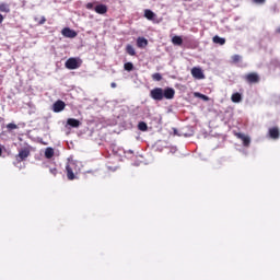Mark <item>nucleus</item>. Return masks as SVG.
<instances>
[{
  "mask_svg": "<svg viewBox=\"0 0 280 280\" xmlns=\"http://www.w3.org/2000/svg\"><path fill=\"white\" fill-rule=\"evenodd\" d=\"M174 135H178V129H174Z\"/></svg>",
  "mask_w": 280,
  "mask_h": 280,
  "instance_id": "nucleus-36",
  "label": "nucleus"
},
{
  "mask_svg": "<svg viewBox=\"0 0 280 280\" xmlns=\"http://www.w3.org/2000/svg\"><path fill=\"white\" fill-rule=\"evenodd\" d=\"M94 11L96 14H106V12H108V7L105 4H98L94 8Z\"/></svg>",
  "mask_w": 280,
  "mask_h": 280,
  "instance_id": "nucleus-8",
  "label": "nucleus"
},
{
  "mask_svg": "<svg viewBox=\"0 0 280 280\" xmlns=\"http://www.w3.org/2000/svg\"><path fill=\"white\" fill-rule=\"evenodd\" d=\"M236 137L242 140L244 147H246V135L244 133H236Z\"/></svg>",
  "mask_w": 280,
  "mask_h": 280,
  "instance_id": "nucleus-24",
  "label": "nucleus"
},
{
  "mask_svg": "<svg viewBox=\"0 0 280 280\" xmlns=\"http://www.w3.org/2000/svg\"><path fill=\"white\" fill-rule=\"evenodd\" d=\"M1 154H3V149L0 148V156H1Z\"/></svg>",
  "mask_w": 280,
  "mask_h": 280,
  "instance_id": "nucleus-37",
  "label": "nucleus"
},
{
  "mask_svg": "<svg viewBox=\"0 0 280 280\" xmlns=\"http://www.w3.org/2000/svg\"><path fill=\"white\" fill-rule=\"evenodd\" d=\"M137 47H139L140 49H143V47H148V39H145V37H138Z\"/></svg>",
  "mask_w": 280,
  "mask_h": 280,
  "instance_id": "nucleus-11",
  "label": "nucleus"
},
{
  "mask_svg": "<svg viewBox=\"0 0 280 280\" xmlns=\"http://www.w3.org/2000/svg\"><path fill=\"white\" fill-rule=\"evenodd\" d=\"M250 143V137L246 136V145Z\"/></svg>",
  "mask_w": 280,
  "mask_h": 280,
  "instance_id": "nucleus-32",
  "label": "nucleus"
},
{
  "mask_svg": "<svg viewBox=\"0 0 280 280\" xmlns=\"http://www.w3.org/2000/svg\"><path fill=\"white\" fill-rule=\"evenodd\" d=\"M246 80L249 84H258L259 82V74L257 72L248 73L246 75Z\"/></svg>",
  "mask_w": 280,
  "mask_h": 280,
  "instance_id": "nucleus-6",
  "label": "nucleus"
},
{
  "mask_svg": "<svg viewBox=\"0 0 280 280\" xmlns=\"http://www.w3.org/2000/svg\"><path fill=\"white\" fill-rule=\"evenodd\" d=\"M8 130H16V128H19V126H16V124L14 122H10L7 125Z\"/></svg>",
  "mask_w": 280,
  "mask_h": 280,
  "instance_id": "nucleus-25",
  "label": "nucleus"
},
{
  "mask_svg": "<svg viewBox=\"0 0 280 280\" xmlns=\"http://www.w3.org/2000/svg\"><path fill=\"white\" fill-rule=\"evenodd\" d=\"M65 67L66 69H70V70L80 69V67H82V60L80 58L70 57L66 61Z\"/></svg>",
  "mask_w": 280,
  "mask_h": 280,
  "instance_id": "nucleus-2",
  "label": "nucleus"
},
{
  "mask_svg": "<svg viewBox=\"0 0 280 280\" xmlns=\"http://www.w3.org/2000/svg\"><path fill=\"white\" fill-rule=\"evenodd\" d=\"M277 34H280V26L276 30Z\"/></svg>",
  "mask_w": 280,
  "mask_h": 280,
  "instance_id": "nucleus-35",
  "label": "nucleus"
},
{
  "mask_svg": "<svg viewBox=\"0 0 280 280\" xmlns=\"http://www.w3.org/2000/svg\"><path fill=\"white\" fill-rule=\"evenodd\" d=\"M269 136L271 139H279V137H280L279 128L278 127L270 128Z\"/></svg>",
  "mask_w": 280,
  "mask_h": 280,
  "instance_id": "nucleus-9",
  "label": "nucleus"
},
{
  "mask_svg": "<svg viewBox=\"0 0 280 280\" xmlns=\"http://www.w3.org/2000/svg\"><path fill=\"white\" fill-rule=\"evenodd\" d=\"M50 174H52L54 176H56V174H58V170L56 167L50 168Z\"/></svg>",
  "mask_w": 280,
  "mask_h": 280,
  "instance_id": "nucleus-30",
  "label": "nucleus"
},
{
  "mask_svg": "<svg viewBox=\"0 0 280 280\" xmlns=\"http://www.w3.org/2000/svg\"><path fill=\"white\" fill-rule=\"evenodd\" d=\"M172 43H173V45H177L178 47H180V45H183V37L175 35L172 38Z\"/></svg>",
  "mask_w": 280,
  "mask_h": 280,
  "instance_id": "nucleus-16",
  "label": "nucleus"
},
{
  "mask_svg": "<svg viewBox=\"0 0 280 280\" xmlns=\"http://www.w3.org/2000/svg\"><path fill=\"white\" fill-rule=\"evenodd\" d=\"M0 12H4V14H10V4L5 2H0Z\"/></svg>",
  "mask_w": 280,
  "mask_h": 280,
  "instance_id": "nucleus-15",
  "label": "nucleus"
},
{
  "mask_svg": "<svg viewBox=\"0 0 280 280\" xmlns=\"http://www.w3.org/2000/svg\"><path fill=\"white\" fill-rule=\"evenodd\" d=\"M152 80H154L155 82H161V80H163V75H161V73L155 72L152 74Z\"/></svg>",
  "mask_w": 280,
  "mask_h": 280,
  "instance_id": "nucleus-23",
  "label": "nucleus"
},
{
  "mask_svg": "<svg viewBox=\"0 0 280 280\" xmlns=\"http://www.w3.org/2000/svg\"><path fill=\"white\" fill-rule=\"evenodd\" d=\"M67 106L63 101H57L52 105L54 113H62V109Z\"/></svg>",
  "mask_w": 280,
  "mask_h": 280,
  "instance_id": "nucleus-7",
  "label": "nucleus"
},
{
  "mask_svg": "<svg viewBox=\"0 0 280 280\" xmlns=\"http://www.w3.org/2000/svg\"><path fill=\"white\" fill-rule=\"evenodd\" d=\"M240 60H242V57L240 55L232 56V62H240Z\"/></svg>",
  "mask_w": 280,
  "mask_h": 280,
  "instance_id": "nucleus-27",
  "label": "nucleus"
},
{
  "mask_svg": "<svg viewBox=\"0 0 280 280\" xmlns=\"http://www.w3.org/2000/svg\"><path fill=\"white\" fill-rule=\"evenodd\" d=\"M3 23V14H0V25Z\"/></svg>",
  "mask_w": 280,
  "mask_h": 280,
  "instance_id": "nucleus-34",
  "label": "nucleus"
},
{
  "mask_svg": "<svg viewBox=\"0 0 280 280\" xmlns=\"http://www.w3.org/2000/svg\"><path fill=\"white\" fill-rule=\"evenodd\" d=\"M68 126H70L71 128H80V120L75 119V118H69L67 120Z\"/></svg>",
  "mask_w": 280,
  "mask_h": 280,
  "instance_id": "nucleus-13",
  "label": "nucleus"
},
{
  "mask_svg": "<svg viewBox=\"0 0 280 280\" xmlns=\"http://www.w3.org/2000/svg\"><path fill=\"white\" fill-rule=\"evenodd\" d=\"M212 43H214V45H226V38L215 35L212 38Z\"/></svg>",
  "mask_w": 280,
  "mask_h": 280,
  "instance_id": "nucleus-12",
  "label": "nucleus"
},
{
  "mask_svg": "<svg viewBox=\"0 0 280 280\" xmlns=\"http://www.w3.org/2000/svg\"><path fill=\"white\" fill-rule=\"evenodd\" d=\"M61 34L65 38H75L78 36V33L69 27L62 28Z\"/></svg>",
  "mask_w": 280,
  "mask_h": 280,
  "instance_id": "nucleus-5",
  "label": "nucleus"
},
{
  "mask_svg": "<svg viewBox=\"0 0 280 280\" xmlns=\"http://www.w3.org/2000/svg\"><path fill=\"white\" fill-rule=\"evenodd\" d=\"M45 156H46V159H51L54 156V149L47 148L45 151Z\"/></svg>",
  "mask_w": 280,
  "mask_h": 280,
  "instance_id": "nucleus-22",
  "label": "nucleus"
},
{
  "mask_svg": "<svg viewBox=\"0 0 280 280\" xmlns=\"http://www.w3.org/2000/svg\"><path fill=\"white\" fill-rule=\"evenodd\" d=\"M138 130H141V132H145L148 130V124H145V121H140L138 124Z\"/></svg>",
  "mask_w": 280,
  "mask_h": 280,
  "instance_id": "nucleus-20",
  "label": "nucleus"
},
{
  "mask_svg": "<svg viewBox=\"0 0 280 280\" xmlns=\"http://www.w3.org/2000/svg\"><path fill=\"white\" fill-rule=\"evenodd\" d=\"M66 171H67L68 180H74L75 174H73V168H71V165L67 164Z\"/></svg>",
  "mask_w": 280,
  "mask_h": 280,
  "instance_id": "nucleus-14",
  "label": "nucleus"
},
{
  "mask_svg": "<svg viewBox=\"0 0 280 280\" xmlns=\"http://www.w3.org/2000/svg\"><path fill=\"white\" fill-rule=\"evenodd\" d=\"M124 69H125V71H132L135 69V65L132 62H130V61L126 62L124 65Z\"/></svg>",
  "mask_w": 280,
  "mask_h": 280,
  "instance_id": "nucleus-21",
  "label": "nucleus"
},
{
  "mask_svg": "<svg viewBox=\"0 0 280 280\" xmlns=\"http://www.w3.org/2000/svg\"><path fill=\"white\" fill-rule=\"evenodd\" d=\"M30 156V149L24 148L19 151V154L15 156L16 161L21 163V161H25Z\"/></svg>",
  "mask_w": 280,
  "mask_h": 280,
  "instance_id": "nucleus-3",
  "label": "nucleus"
},
{
  "mask_svg": "<svg viewBox=\"0 0 280 280\" xmlns=\"http://www.w3.org/2000/svg\"><path fill=\"white\" fill-rule=\"evenodd\" d=\"M86 10H93L94 8V4L93 2H89L86 5H85Z\"/></svg>",
  "mask_w": 280,
  "mask_h": 280,
  "instance_id": "nucleus-28",
  "label": "nucleus"
},
{
  "mask_svg": "<svg viewBox=\"0 0 280 280\" xmlns=\"http://www.w3.org/2000/svg\"><path fill=\"white\" fill-rule=\"evenodd\" d=\"M174 95H176V90L174 88H154L150 91L151 100L154 102H163V100H174Z\"/></svg>",
  "mask_w": 280,
  "mask_h": 280,
  "instance_id": "nucleus-1",
  "label": "nucleus"
},
{
  "mask_svg": "<svg viewBox=\"0 0 280 280\" xmlns=\"http://www.w3.org/2000/svg\"><path fill=\"white\" fill-rule=\"evenodd\" d=\"M125 154H126L127 156H132V154H135V151L128 150V151H125Z\"/></svg>",
  "mask_w": 280,
  "mask_h": 280,
  "instance_id": "nucleus-29",
  "label": "nucleus"
},
{
  "mask_svg": "<svg viewBox=\"0 0 280 280\" xmlns=\"http://www.w3.org/2000/svg\"><path fill=\"white\" fill-rule=\"evenodd\" d=\"M191 75L195 78V80H205V72H202L201 68H192Z\"/></svg>",
  "mask_w": 280,
  "mask_h": 280,
  "instance_id": "nucleus-4",
  "label": "nucleus"
},
{
  "mask_svg": "<svg viewBox=\"0 0 280 280\" xmlns=\"http://www.w3.org/2000/svg\"><path fill=\"white\" fill-rule=\"evenodd\" d=\"M112 89H117V83L113 82L110 83Z\"/></svg>",
  "mask_w": 280,
  "mask_h": 280,
  "instance_id": "nucleus-33",
  "label": "nucleus"
},
{
  "mask_svg": "<svg viewBox=\"0 0 280 280\" xmlns=\"http://www.w3.org/2000/svg\"><path fill=\"white\" fill-rule=\"evenodd\" d=\"M232 102H234V104H238V102H242V94L240 93H234L231 97Z\"/></svg>",
  "mask_w": 280,
  "mask_h": 280,
  "instance_id": "nucleus-18",
  "label": "nucleus"
},
{
  "mask_svg": "<svg viewBox=\"0 0 280 280\" xmlns=\"http://www.w3.org/2000/svg\"><path fill=\"white\" fill-rule=\"evenodd\" d=\"M194 95H195V97H199V100H202L203 102H209V96H207L200 92H195Z\"/></svg>",
  "mask_w": 280,
  "mask_h": 280,
  "instance_id": "nucleus-19",
  "label": "nucleus"
},
{
  "mask_svg": "<svg viewBox=\"0 0 280 280\" xmlns=\"http://www.w3.org/2000/svg\"><path fill=\"white\" fill-rule=\"evenodd\" d=\"M45 21H47V19H45V16H43L42 20L39 21V25H44Z\"/></svg>",
  "mask_w": 280,
  "mask_h": 280,
  "instance_id": "nucleus-31",
  "label": "nucleus"
},
{
  "mask_svg": "<svg viewBox=\"0 0 280 280\" xmlns=\"http://www.w3.org/2000/svg\"><path fill=\"white\" fill-rule=\"evenodd\" d=\"M252 3H255L256 5H264L266 0H252Z\"/></svg>",
  "mask_w": 280,
  "mask_h": 280,
  "instance_id": "nucleus-26",
  "label": "nucleus"
},
{
  "mask_svg": "<svg viewBox=\"0 0 280 280\" xmlns=\"http://www.w3.org/2000/svg\"><path fill=\"white\" fill-rule=\"evenodd\" d=\"M126 52L129 55V56H137V51L135 50V47L130 44H128L126 46Z\"/></svg>",
  "mask_w": 280,
  "mask_h": 280,
  "instance_id": "nucleus-17",
  "label": "nucleus"
},
{
  "mask_svg": "<svg viewBox=\"0 0 280 280\" xmlns=\"http://www.w3.org/2000/svg\"><path fill=\"white\" fill-rule=\"evenodd\" d=\"M144 16H145V19H148V21H154V19H156V13L150 9H145Z\"/></svg>",
  "mask_w": 280,
  "mask_h": 280,
  "instance_id": "nucleus-10",
  "label": "nucleus"
}]
</instances>
